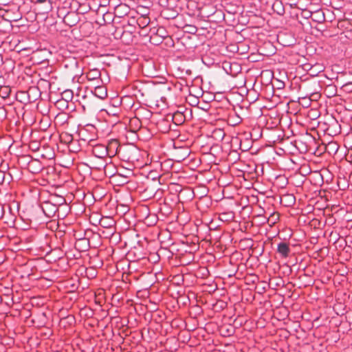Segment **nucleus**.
Here are the masks:
<instances>
[{
	"label": "nucleus",
	"instance_id": "obj_25",
	"mask_svg": "<svg viewBox=\"0 0 352 352\" xmlns=\"http://www.w3.org/2000/svg\"><path fill=\"white\" fill-rule=\"evenodd\" d=\"M272 217L274 219L273 220H275V221L279 220L278 214H272Z\"/></svg>",
	"mask_w": 352,
	"mask_h": 352
},
{
	"label": "nucleus",
	"instance_id": "obj_5",
	"mask_svg": "<svg viewBox=\"0 0 352 352\" xmlns=\"http://www.w3.org/2000/svg\"><path fill=\"white\" fill-rule=\"evenodd\" d=\"M92 154L99 159H104L108 155L107 148L102 145H96L92 149Z\"/></svg>",
	"mask_w": 352,
	"mask_h": 352
},
{
	"label": "nucleus",
	"instance_id": "obj_37",
	"mask_svg": "<svg viewBox=\"0 0 352 352\" xmlns=\"http://www.w3.org/2000/svg\"><path fill=\"white\" fill-rule=\"evenodd\" d=\"M105 232H109V229H106V230H105Z\"/></svg>",
	"mask_w": 352,
	"mask_h": 352
},
{
	"label": "nucleus",
	"instance_id": "obj_14",
	"mask_svg": "<svg viewBox=\"0 0 352 352\" xmlns=\"http://www.w3.org/2000/svg\"><path fill=\"white\" fill-rule=\"evenodd\" d=\"M36 4H43L46 10H50L52 9V1L51 0H35Z\"/></svg>",
	"mask_w": 352,
	"mask_h": 352
},
{
	"label": "nucleus",
	"instance_id": "obj_35",
	"mask_svg": "<svg viewBox=\"0 0 352 352\" xmlns=\"http://www.w3.org/2000/svg\"><path fill=\"white\" fill-rule=\"evenodd\" d=\"M351 88H352V87H351V86H349V87H348L347 89H349L351 90Z\"/></svg>",
	"mask_w": 352,
	"mask_h": 352
},
{
	"label": "nucleus",
	"instance_id": "obj_38",
	"mask_svg": "<svg viewBox=\"0 0 352 352\" xmlns=\"http://www.w3.org/2000/svg\"><path fill=\"white\" fill-rule=\"evenodd\" d=\"M311 220L315 221V220H318V219L316 218H313Z\"/></svg>",
	"mask_w": 352,
	"mask_h": 352
},
{
	"label": "nucleus",
	"instance_id": "obj_6",
	"mask_svg": "<svg viewBox=\"0 0 352 352\" xmlns=\"http://www.w3.org/2000/svg\"><path fill=\"white\" fill-rule=\"evenodd\" d=\"M277 252L283 258L289 256L291 249L289 245L286 242H280L278 244Z\"/></svg>",
	"mask_w": 352,
	"mask_h": 352
},
{
	"label": "nucleus",
	"instance_id": "obj_18",
	"mask_svg": "<svg viewBox=\"0 0 352 352\" xmlns=\"http://www.w3.org/2000/svg\"><path fill=\"white\" fill-rule=\"evenodd\" d=\"M57 104H59L61 107L67 108L68 107V102L67 100L65 99L58 100L57 101Z\"/></svg>",
	"mask_w": 352,
	"mask_h": 352
},
{
	"label": "nucleus",
	"instance_id": "obj_7",
	"mask_svg": "<svg viewBox=\"0 0 352 352\" xmlns=\"http://www.w3.org/2000/svg\"><path fill=\"white\" fill-rule=\"evenodd\" d=\"M91 93L97 98L100 99H104L107 96V89L105 87L96 86L94 91H91Z\"/></svg>",
	"mask_w": 352,
	"mask_h": 352
},
{
	"label": "nucleus",
	"instance_id": "obj_20",
	"mask_svg": "<svg viewBox=\"0 0 352 352\" xmlns=\"http://www.w3.org/2000/svg\"><path fill=\"white\" fill-rule=\"evenodd\" d=\"M168 1H169V0H158V4L160 7L163 8V9H165L166 7H167Z\"/></svg>",
	"mask_w": 352,
	"mask_h": 352
},
{
	"label": "nucleus",
	"instance_id": "obj_10",
	"mask_svg": "<svg viewBox=\"0 0 352 352\" xmlns=\"http://www.w3.org/2000/svg\"><path fill=\"white\" fill-rule=\"evenodd\" d=\"M179 13L180 12L178 10L175 11L173 10L163 9L161 12V15L164 19L170 20L175 19Z\"/></svg>",
	"mask_w": 352,
	"mask_h": 352
},
{
	"label": "nucleus",
	"instance_id": "obj_17",
	"mask_svg": "<svg viewBox=\"0 0 352 352\" xmlns=\"http://www.w3.org/2000/svg\"><path fill=\"white\" fill-rule=\"evenodd\" d=\"M345 246L349 249H352V236H346L344 239Z\"/></svg>",
	"mask_w": 352,
	"mask_h": 352
},
{
	"label": "nucleus",
	"instance_id": "obj_4",
	"mask_svg": "<svg viewBox=\"0 0 352 352\" xmlns=\"http://www.w3.org/2000/svg\"><path fill=\"white\" fill-rule=\"evenodd\" d=\"M79 238L76 239L74 247L79 252H86L89 248V240L86 237H82L79 234Z\"/></svg>",
	"mask_w": 352,
	"mask_h": 352
},
{
	"label": "nucleus",
	"instance_id": "obj_16",
	"mask_svg": "<svg viewBox=\"0 0 352 352\" xmlns=\"http://www.w3.org/2000/svg\"><path fill=\"white\" fill-rule=\"evenodd\" d=\"M206 226H208L209 230L210 231L217 230L218 229H220L221 227L220 225H217L216 223H214V221H209V223L206 224Z\"/></svg>",
	"mask_w": 352,
	"mask_h": 352
},
{
	"label": "nucleus",
	"instance_id": "obj_28",
	"mask_svg": "<svg viewBox=\"0 0 352 352\" xmlns=\"http://www.w3.org/2000/svg\"><path fill=\"white\" fill-rule=\"evenodd\" d=\"M67 319H68V320H74V317H72V316H68V317H67Z\"/></svg>",
	"mask_w": 352,
	"mask_h": 352
},
{
	"label": "nucleus",
	"instance_id": "obj_1",
	"mask_svg": "<svg viewBox=\"0 0 352 352\" xmlns=\"http://www.w3.org/2000/svg\"><path fill=\"white\" fill-rule=\"evenodd\" d=\"M91 223L92 226L97 227L100 226L101 228H98V231L101 232L105 237L111 236L115 232V226L116 221H95Z\"/></svg>",
	"mask_w": 352,
	"mask_h": 352
},
{
	"label": "nucleus",
	"instance_id": "obj_19",
	"mask_svg": "<svg viewBox=\"0 0 352 352\" xmlns=\"http://www.w3.org/2000/svg\"><path fill=\"white\" fill-rule=\"evenodd\" d=\"M285 198L287 199V201L289 204H294L295 202V197L294 195L288 194L285 196Z\"/></svg>",
	"mask_w": 352,
	"mask_h": 352
},
{
	"label": "nucleus",
	"instance_id": "obj_24",
	"mask_svg": "<svg viewBox=\"0 0 352 352\" xmlns=\"http://www.w3.org/2000/svg\"><path fill=\"white\" fill-rule=\"evenodd\" d=\"M234 333V330L232 329H227L226 331V333L228 335V336H231Z\"/></svg>",
	"mask_w": 352,
	"mask_h": 352
},
{
	"label": "nucleus",
	"instance_id": "obj_23",
	"mask_svg": "<svg viewBox=\"0 0 352 352\" xmlns=\"http://www.w3.org/2000/svg\"><path fill=\"white\" fill-rule=\"evenodd\" d=\"M16 221H4V223H7L10 227H14Z\"/></svg>",
	"mask_w": 352,
	"mask_h": 352
},
{
	"label": "nucleus",
	"instance_id": "obj_22",
	"mask_svg": "<svg viewBox=\"0 0 352 352\" xmlns=\"http://www.w3.org/2000/svg\"><path fill=\"white\" fill-rule=\"evenodd\" d=\"M63 94L65 96V97L67 98H71L72 97V93L70 90H66L63 92Z\"/></svg>",
	"mask_w": 352,
	"mask_h": 352
},
{
	"label": "nucleus",
	"instance_id": "obj_21",
	"mask_svg": "<svg viewBox=\"0 0 352 352\" xmlns=\"http://www.w3.org/2000/svg\"><path fill=\"white\" fill-rule=\"evenodd\" d=\"M177 221H170L167 226L166 230L169 232H171L173 230H174L173 224L174 223H177Z\"/></svg>",
	"mask_w": 352,
	"mask_h": 352
},
{
	"label": "nucleus",
	"instance_id": "obj_12",
	"mask_svg": "<svg viewBox=\"0 0 352 352\" xmlns=\"http://www.w3.org/2000/svg\"><path fill=\"white\" fill-rule=\"evenodd\" d=\"M59 223L60 221H45V225L47 228L57 233Z\"/></svg>",
	"mask_w": 352,
	"mask_h": 352
},
{
	"label": "nucleus",
	"instance_id": "obj_36",
	"mask_svg": "<svg viewBox=\"0 0 352 352\" xmlns=\"http://www.w3.org/2000/svg\"><path fill=\"white\" fill-rule=\"evenodd\" d=\"M218 220L221 221V220H223V219H222L221 217H219V218H218Z\"/></svg>",
	"mask_w": 352,
	"mask_h": 352
},
{
	"label": "nucleus",
	"instance_id": "obj_2",
	"mask_svg": "<svg viewBox=\"0 0 352 352\" xmlns=\"http://www.w3.org/2000/svg\"><path fill=\"white\" fill-rule=\"evenodd\" d=\"M235 223V226L233 227V230L235 231H241L242 232L250 233L253 234L254 231V224L253 221H233Z\"/></svg>",
	"mask_w": 352,
	"mask_h": 352
},
{
	"label": "nucleus",
	"instance_id": "obj_9",
	"mask_svg": "<svg viewBox=\"0 0 352 352\" xmlns=\"http://www.w3.org/2000/svg\"><path fill=\"white\" fill-rule=\"evenodd\" d=\"M74 228H71L70 226L66 223H65V221L60 222L58 230L56 234L59 235V237H62L64 234H66L69 232V234L72 232H74Z\"/></svg>",
	"mask_w": 352,
	"mask_h": 352
},
{
	"label": "nucleus",
	"instance_id": "obj_29",
	"mask_svg": "<svg viewBox=\"0 0 352 352\" xmlns=\"http://www.w3.org/2000/svg\"><path fill=\"white\" fill-rule=\"evenodd\" d=\"M156 234H157V236H159V235H160V232L158 231V230H157V231H156Z\"/></svg>",
	"mask_w": 352,
	"mask_h": 352
},
{
	"label": "nucleus",
	"instance_id": "obj_3",
	"mask_svg": "<svg viewBox=\"0 0 352 352\" xmlns=\"http://www.w3.org/2000/svg\"><path fill=\"white\" fill-rule=\"evenodd\" d=\"M129 223V226H133V230L137 232H147L151 227L155 226L157 221H151V223L146 224L145 221H125Z\"/></svg>",
	"mask_w": 352,
	"mask_h": 352
},
{
	"label": "nucleus",
	"instance_id": "obj_30",
	"mask_svg": "<svg viewBox=\"0 0 352 352\" xmlns=\"http://www.w3.org/2000/svg\"><path fill=\"white\" fill-rule=\"evenodd\" d=\"M234 273H232V274H228V276H229V277H232V276H234Z\"/></svg>",
	"mask_w": 352,
	"mask_h": 352
},
{
	"label": "nucleus",
	"instance_id": "obj_26",
	"mask_svg": "<svg viewBox=\"0 0 352 352\" xmlns=\"http://www.w3.org/2000/svg\"><path fill=\"white\" fill-rule=\"evenodd\" d=\"M349 86H351V87H352V82H349L346 83V84L344 85V87H346V88L349 87ZM351 89H352V88H351Z\"/></svg>",
	"mask_w": 352,
	"mask_h": 352
},
{
	"label": "nucleus",
	"instance_id": "obj_31",
	"mask_svg": "<svg viewBox=\"0 0 352 352\" xmlns=\"http://www.w3.org/2000/svg\"><path fill=\"white\" fill-rule=\"evenodd\" d=\"M21 229H22V230H27V229H28V228H27V227H21Z\"/></svg>",
	"mask_w": 352,
	"mask_h": 352
},
{
	"label": "nucleus",
	"instance_id": "obj_34",
	"mask_svg": "<svg viewBox=\"0 0 352 352\" xmlns=\"http://www.w3.org/2000/svg\"><path fill=\"white\" fill-rule=\"evenodd\" d=\"M88 230H89V229H87V230H86L85 231V234H87V232Z\"/></svg>",
	"mask_w": 352,
	"mask_h": 352
},
{
	"label": "nucleus",
	"instance_id": "obj_33",
	"mask_svg": "<svg viewBox=\"0 0 352 352\" xmlns=\"http://www.w3.org/2000/svg\"><path fill=\"white\" fill-rule=\"evenodd\" d=\"M63 219H64V218L60 219V218H59V217H58L57 220H58V221H60V220H63Z\"/></svg>",
	"mask_w": 352,
	"mask_h": 352
},
{
	"label": "nucleus",
	"instance_id": "obj_11",
	"mask_svg": "<svg viewBox=\"0 0 352 352\" xmlns=\"http://www.w3.org/2000/svg\"><path fill=\"white\" fill-rule=\"evenodd\" d=\"M180 0H169L168 1L167 7L165 9L173 10H178L179 12L182 11V8L179 6V3Z\"/></svg>",
	"mask_w": 352,
	"mask_h": 352
},
{
	"label": "nucleus",
	"instance_id": "obj_27",
	"mask_svg": "<svg viewBox=\"0 0 352 352\" xmlns=\"http://www.w3.org/2000/svg\"><path fill=\"white\" fill-rule=\"evenodd\" d=\"M142 20H143V21H142V23H143V24H145V23L148 24V22H149V21L146 22V21H147V19H146V18H144V19H143Z\"/></svg>",
	"mask_w": 352,
	"mask_h": 352
},
{
	"label": "nucleus",
	"instance_id": "obj_40",
	"mask_svg": "<svg viewBox=\"0 0 352 352\" xmlns=\"http://www.w3.org/2000/svg\"><path fill=\"white\" fill-rule=\"evenodd\" d=\"M351 228H352V225L351 226Z\"/></svg>",
	"mask_w": 352,
	"mask_h": 352
},
{
	"label": "nucleus",
	"instance_id": "obj_8",
	"mask_svg": "<svg viewBox=\"0 0 352 352\" xmlns=\"http://www.w3.org/2000/svg\"><path fill=\"white\" fill-rule=\"evenodd\" d=\"M326 223L327 221H308L307 225H306L307 231L312 230L315 231L320 230L321 227L325 226Z\"/></svg>",
	"mask_w": 352,
	"mask_h": 352
},
{
	"label": "nucleus",
	"instance_id": "obj_15",
	"mask_svg": "<svg viewBox=\"0 0 352 352\" xmlns=\"http://www.w3.org/2000/svg\"><path fill=\"white\" fill-rule=\"evenodd\" d=\"M276 7H277V9H278L277 10H276L277 14H278L280 15L283 14V12H284V8L282 6L281 3L280 2H276V3H274L273 8H275Z\"/></svg>",
	"mask_w": 352,
	"mask_h": 352
},
{
	"label": "nucleus",
	"instance_id": "obj_13",
	"mask_svg": "<svg viewBox=\"0 0 352 352\" xmlns=\"http://www.w3.org/2000/svg\"><path fill=\"white\" fill-rule=\"evenodd\" d=\"M314 16H315V19H314V20L319 23L322 22L325 20L324 13L321 10L315 12L314 13Z\"/></svg>",
	"mask_w": 352,
	"mask_h": 352
},
{
	"label": "nucleus",
	"instance_id": "obj_32",
	"mask_svg": "<svg viewBox=\"0 0 352 352\" xmlns=\"http://www.w3.org/2000/svg\"><path fill=\"white\" fill-rule=\"evenodd\" d=\"M22 221H24V220H30V219H21Z\"/></svg>",
	"mask_w": 352,
	"mask_h": 352
},
{
	"label": "nucleus",
	"instance_id": "obj_39",
	"mask_svg": "<svg viewBox=\"0 0 352 352\" xmlns=\"http://www.w3.org/2000/svg\"><path fill=\"white\" fill-rule=\"evenodd\" d=\"M99 220L102 221V217H100Z\"/></svg>",
	"mask_w": 352,
	"mask_h": 352
}]
</instances>
